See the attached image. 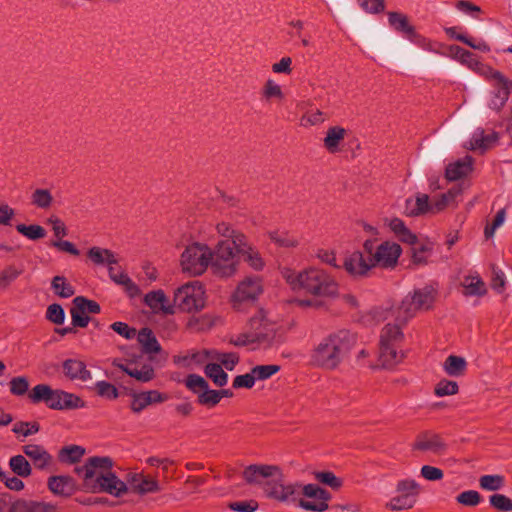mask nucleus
<instances>
[{
  "instance_id": "f257e3e1",
  "label": "nucleus",
  "mask_w": 512,
  "mask_h": 512,
  "mask_svg": "<svg viewBox=\"0 0 512 512\" xmlns=\"http://www.w3.org/2000/svg\"><path fill=\"white\" fill-rule=\"evenodd\" d=\"M243 478L248 484L261 487L270 499L312 512H323L329 507L331 496L326 490L316 484L289 482L278 466L250 465L244 469Z\"/></svg>"
},
{
  "instance_id": "f03ea898",
  "label": "nucleus",
  "mask_w": 512,
  "mask_h": 512,
  "mask_svg": "<svg viewBox=\"0 0 512 512\" xmlns=\"http://www.w3.org/2000/svg\"><path fill=\"white\" fill-rule=\"evenodd\" d=\"M435 297L436 289L426 285L407 294L397 307L387 313L384 319H393L395 323L388 322L381 332L379 361L382 367H393L402 360L403 353L398 349L403 338L402 326L418 312L430 309Z\"/></svg>"
},
{
  "instance_id": "7ed1b4c3",
  "label": "nucleus",
  "mask_w": 512,
  "mask_h": 512,
  "mask_svg": "<svg viewBox=\"0 0 512 512\" xmlns=\"http://www.w3.org/2000/svg\"><path fill=\"white\" fill-rule=\"evenodd\" d=\"M233 252L219 237L212 248L206 242L191 241L182 251L179 259L181 271L189 276H201L210 267L212 273L221 278L231 277Z\"/></svg>"
},
{
  "instance_id": "20e7f679",
  "label": "nucleus",
  "mask_w": 512,
  "mask_h": 512,
  "mask_svg": "<svg viewBox=\"0 0 512 512\" xmlns=\"http://www.w3.org/2000/svg\"><path fill=\"white\" fill-rule=\"evenodd\" d=\"M281 342L279 316L272 310L260 308L249 319L247 330L233 335L231 343L252 349L271 348Z\"/></svg>"
},
{
  "instance_id": "39448f33",
  "label": "nucleus",
  "mask_w": 512,
  "mask_h": 512,
  "mask_svg": "<svg viewBox=\"0 0 512 512\" xmlns=\"http://www.w3.org/2000/svg\"><path fill=\"white\" fill-rule=\"evenodd\" d=\"M113 461L110 457H91L87 462L76 468L83 478L84 485L92 492H106L120 497L128 492L126 480L123 481L111 471Z\"/></svg>"
},
{
  "instance_id": "423d86ee",
  "label": "nucleus",
  "mask_w": 512,
  "mask_h": 512,
  "mask_svg": "<svg viewBox=\"0 0 512 512\" xmlns=\"http://www.w3.org/2000/svg\"><path fill=\"white\" fill-rule=\"evenodd\" d=\"M283 277L292 289L304 290L320 298H335L339 294L338 281L318 267H309L302 271L286 269L283 271Z\"/></svg>"
},
{
  "instance_id": "0eeeda50",
  "label": "nucleus",
  "mask_w": 512,
  "mask_h": 512,
  "mask_svg": "<svg viewBox=\"0 0 512 512\" xmlns=\"http://www.w3.org/2000/svg\"><path fill=\"white\" fill-rule=\"evenodd\" d=\"M356 344V336L348 330H339L324 337L313 349L314 365L334 370L346 359Z\"/></svg>"
},
{
  "instance_id": "6e6552de",
  "label": "nucleus",
  "mask_w": 512,
  "mask_h": 512,
  "mask_svg": "<svg viewBox=\"0 0 512 512\" xmlns=\"http://www.w3.org/2000/svg\"><path fill=\"white\" fill-rule=\"evenodd\" d=\"M218 237H224V241L233 252V271L231 277L236 274L239 266V255L244 257V260L249 266L255 270H260L264 266V261L259 252L251 247L246 240L245 235L239 230L235 229L232 225L225 221H219L214 227Z\"/></svg>"
},
{
  "instance_id": "1a4fd4ad",
  "label": "nucleus",
  "mask_w": 512,
  "mask_h": 512,
  "mask_svg": "<svg viewBox=\"0 0 512 512\" xmlns=\"http://www.w3.org/2000/svg\"><path fill=\"white\" fill-rule=\"evenodd\" d=\"M365 252L370 256L373 267L384 269H393L402 255V247L395 241H382L376 248L371 239H367L363 243Z\"/></svg>"
},
{
  "instance_id": "9d476101",
  "label": "nucleus",
  "mask_w": 512,
  "mask_h": 512,
  "mask_svg": "<svg viewBox=\"0 0 512 512\" xmlns=\"http://www.w3.org/2000/svg\"><path fill=\"white\" fill-rule=\"evenodd\" d=\"M420 486L412 479H402L397 482L395 494L389 499L386 507L391 511L411 509L417 502Z\"/></svg>"
},
{
  "instance_id": "9b49d317",
  "label": "nucleus",
  "mask_w": 512,
  "mask_h": 512,
  "mask_svg": "<svg viewBox=\"0 0 512 512\" xmlns=\"http://www.w3.org/2000/svg\"><path fill=\"white\" fill-rule=\"evenodd\" d=\"M204 289L198 281L186 283L174 293V304L182 311H198L204 307Z\"/></svg>"
},
{
  "instance_id": "f8f14e48",
  "label": "nucleus",
  "mask_w": 512,
  "mask_h": 512,
  "mask_svg": "<svg viewBox=\"0 0 512 512\" xmlns=\"http://www.w3.org/2000/svg\"><path fill=\"white\" fill-rule=\"evenodd\" d=\"M263 292V284L259 277L248 276L239 282L231 302L234 309L241 311L245 303H251L258 299Z\"/></svg>"
},
{
  "instance_id": "ddd939ff",
  "label": "nucleus",
  "mask_w": 512,
  "mask_h": 512,
  "mask_svg": "<svg viewBox=\"0 0 512 512\" xmlns=\"http://www.w3.org/2000/svg\"><path fill=\"white\" fill-rule=\"evenodd\" d=\"M125 479L128 491L134 494L144 496L161 491L158 480L141 471H130L126 474Z\"/></svg>"
},
{
  "instance_id": "4468645a",
  "label": "nucleus",
  "mask_w": 512,
  "mask_h": 512,
  "mask_svg": "<svg viewBox=\"0 0 512 512\" xmlns=\"http://www.w3.org/2000/svg\"><path fill=\"white\" fill-rule=\"evenodd\" d=\"M139 358L135 357L125 361L118 360L114 362V366L139 382H149L155 376L154 368L150 363H141L138 360Z\"/></svg>"
},
{
  "instance_id": "2eb2a0df",
  "label": "nucleus",
  "mask_w": 512,
  "mask_h": 512,
  "mask_svg": "<svg viewBox=\"0 0 512 512\" xmlns=\"http://www.w3.org/2000/svg\"><path fill=\"white\" fill-rule=\"evenodd\" d=\"M342 267L352 277H364L373 268L371 258L366 259L361 251L348 252L343 260Z\"/></svg>"
},
{
  "instance_id": "dca6fc26",
  "label": "nucleus",
  "mask_w": 512,
  "mask_h": 512,
  "mask_svg": "<svg viewBox=\"0 0 512 512\" xmlns=\"http://www.w3.org/2000/svg\"><path fill=\"white\" fill-rule=\"evenodd\" d=\"M384 225L394 235V237L409 246L418 243V236L406 225V223L398 217H390L384 219Z\"/></svg>"
},
{
  "instance_id": "f3484780",
  "label": "nucleus",
  "mask_w": 512,
  "mask_h": 512,
  "mask_svg": "<svg viewBox=\"0 0 512 512\" xmlns=\"http://www.w3.org/2000/svg\"><path fill=\"white\" fill-rule=\"evenodd\" d=\"M214 350L202 349L191 350L184 355L175 357V363L179 366L195 369L200 366H205L213 361Z\"/></svg>"
},
{
  "instance_id": "a211bd4d",
  "label": "nucleus",
  "mask_w": 512,
  "mask_h": 512,
  "mask_svg": "<svg viewBox=\"0 0 512 512\" xmlns=\"http://www.w3.org/2000/svg\"><path fill=\"white\" fill-rule=\"evenodd\" d=\"M403 213L410 217L433 213L429 196L424 193H416L407 197L404 201Z\"/></svg>"
},
{
  "instance_id": "6ab92c4d",
  "label": "nucleus",
  "mask_w": 512,
  "mask_h": 512,
  "mask_svg": "<svg viewBox=\"0 0 512 512\" xmlns=\"http://www.w3.org/2000/svg\"><path fill=\"white\" fill-rule=\"evenodd\" d=\"M85 406L84 401L73 393L63 390H53L49 408L63 410V409H76Z\"/></svg>"
},
{
  "instance_id": "aec40b11",
  "label": "nucleus",
  "mask_w": 512,
  "mask_h": 512,
  "mask_svg": "<svg viewBox=\"0 0 512 512\" xmlns=\"http://www.w3.org/2000/svg\"><path fill=\"white\" fill-rule=\"evenodd\" d=\"M167 400V396L157 390H149L132 394L131 410L140 413L149 405L162 403Z\"/></svg>"
},
{
  "instance_id": "412c9836",
  "label": "nucleus",
  "mask_w": 512,
  "mask_h": 512,
  "mask_svg": "<svg viewBox=\"0 0 512 512\" xmlns=\"http://www.w3.org/2000/svg\"><path fill=\"white\" fill-rule=\"evenodd\" d=\"M144 302L154 313H174V305L170 303L163 290L159 289L147 293Z\"/></svg>"
},
{
  "instance_id": "4be33fe9",
  "label": "nucleus",
  "mask_w": 512,
  "mask_h": 512,
  "mask_svg": "<svg viewBox=\"0 0 512 512\" xmlns=\"http://www.w3.org/2000/svg\"><path fill=\"white\" fill-rule=\"evenodd\" d=\"M473 159L470 156L450 162L445 169V177L448 181H456L466 177L472 172Z\"/></svg>"
},
{
  "instance_id": "5701e85b",
  "label": "nucleus",
  "mask_w": 512,
  "mask_h": 512,
  "mask_svg": "<svg viewBox=\"0 0 512 512\" xmlns=\"http://www.w3.org/2000/svg\"><path fill=\"white\" fill-rule=\"evenodd\" d=\"M63 372L72 381L87 382L92 379L86 364L78 359H67L63 362Z\"/></svg>"
},
{
  "instance_id": "b1692460",
  "label": "nucleus",
  "mask_w": 512,
  "mask_h": 512,
  "mask_svg": "<svg viewBox=\"0 0 512 512\" xmlns=\"http://www.w3.org/2000/svg\"><path fill=\"white\" fill-rule=\"evenodd\" d=\"M55 509V505L50 502L17 499L11 503L9 512H54Z\"/></svg>"
},
{
  "instance_id": "393cba45",
  "label": "nucleus",
  "mask_w": 512,
  "mask_h": 512,
  "mask_svg": "<svg viewBox=\"0 0 512 512\" xmlns=\"http://www.w3.org/2000/svg\"><path fill=\"white\" fill-rule=\"evenodd\" d=\"M23 452L37 469L43 470L51 464V455L41 445L27 444L23 446Z\"/></svg>"
},
{
  "instance_id": "a878e982",
  "label": "nucleus",
  "mask_w": 512,
  "mask_h": 512,
  "mask_svg": "<svg viewBox=\"0 0 512 512\" xmlns=\"http://www.w3.org/2000/svg\"><path fill=\"white\" fill-rule=\"evenodd\" d=\"M346 135L347 130L341 126L329 127L323 139L325 149L332 154L341 151Z\"/></svg>"
},
{
  "instance_id": "bb28decb",
  "label": "nucleus",
  "mask_w": 512,
  "mask_h": 512,
  "mask_svg": "<svg viewBox=\"0 0 512 512\" xmlns=\"http://www.w3.org/2000/svg\"><path fill=\"white\" fill-rule=\"evenodd\" d=\"M48 488L55 495L70 496L75 492L76 484L69 476H53L48 480Z\"/></svg>"
},
{
  "instance_id": "cd10ccee",
  "label": "nucleus",
  "mask_w": 512,
  "mask_h": 512,
  "mask_svg": "<svg viewBox=\"0 0 512 512\" xmlns=\"http://www.w3.org/2000/svg\"><path fill=\"white\" fill-rule=\"evenodd\" d=\"M464 190L463 184L452 187L448 192L443 193L431 202L433 213H438L447 207L457 204V198Z\"/></svg>"
},
{
  "instance_id": "c85d7f7f",
  "label": "nucleus",
  "mask_w": 512,
  "mask_h": 512,
  "mask_svg": "<svg viewBox=\"0 0 512 512\" xmlns=\"http://www.w3.org/2000/svg\"><path fill=\"white\" fill-rule=\"evenodd\" d=\"M497 141L495 134H485L482 129H476L471 138L465 143V147L470 150H479L481 152L490 148Z\"/></svg>"
},
{
  "instance_id": "c756f323",
  "label": "nucleus",
  "mask_w": 512,
  "mask_h": 512,
  "mask_svg": "<svg viewBox=\"0 0 512 512\" xmlns=\"http://www.w3.org/2000/svg\"><path fill=\"white\" fill-rule=\"evenodd\" d=\"M462 287L465 296H483L487 291L485 283L477 273L465 276Z\"/></svg>"
},
{
  "instance_id": "7c9ffc66",
  "label": "nucleus",
  "mask_w": 512,
  "mask_h": 512,
  "mask_svg": "<svg viewBox=\"0 0 512 512\" xmlns=\"http://www.w3.org/2000/svg\"><path fill=\"white\" fill-rule=\"evenodd\" d=\"M389 25L407 39L411 33L416 29L408 20V17L402 13L390 12L388 14Z\"/></svg>"
},
{
  "instance_id": "2f4dec72",
  "label": "nucleus",
  "mask_w": 512,
  "mask_h": 512,
  "mask_svg": "<svg viewBox=\"0 0 512 512\" xmlns=\"http://www.w3.org/2000/svg\"><path fill=\"white\" fill-rule=\"evenodd\" d=\"M442 369L450 377H461L467 369V361L464 357L449 355L442 363Z\"/></svg>"
},
{
  "instance_id": "473e14b6",
  "label": "nucleus",
  "mask_w": 512,
  "mask_h": 512,
  "mask_svg": "<svg viewBox=\"0 0 512 512\" xmlns=\"http://www.w3.org/2000/svg\"><path fill=\"white\" fill-rule=\"evenodd\" d=\"M406 40L425 52L441 54L440 48L442 45L439 42L420 34L416 29Z\"/></svg>"
},
{
  "instance_id": "72a5a7b5",
  "label": "nucleus",
  "mask_w": 512,
  "mask_h": 512,
  "mask_svg": "<svg viewBox=\"0 0 512 512\" xmlns=\"http://www.w3.org/2000/svg\"><path fill=\"white\" fill-rule=\"evenodd\" d=\"M89 259L95 264L100 266H108L118 263L117 256L109 249L100 247H92L88 251Z\"/></svg>"
},
{
  "instance_id": "f704fd0d",
  "label": "nucleus",
  "mask_w": 512,
  "mask_h": 512,
  "mask_svg": "<svg viewBox=\"0 0 512 512\" xmlns=\"http://www.w3.org/2000/svg\"><path fill=\"white\" fill-rule=\"evenodd\" d=\"M31 204L41 210H48L54 203L52 191L48 188H36L30 196Z\"/></svg>"
},
{
  "instance_id": "c9c22d12",
  "label": "nucleus",
  "mask_w": 512,
  "mask_h": 512,
  "mask_svg": "<svg viewBox=\"0 0 512 512\" xmlns=\"http://www.w3.org/2000/svg\"><path fill=\"white\" fill-rule=\"evenodd\" d=\"M136 336L145 353H157L160 351V344L151 330L143 328Z\"/></svg>"
},
{
  "instance_id": "e433bc0d",
  "label": "nucleus",
  "mask_w": 512,
  "mask_h": 512,
  "mask_svg": "<svg viewBox=\"0 0 512 512\" xmlns=\"http://www.w3.org/2000/svg\"><path fill=\"white\" fill-rule=\"evenodd\" d=\"M444 443L437 435H425L419 438L414 447L421 451L437 453L444 448Z\"/></svg>"
},
{
  "instance_id": "4c0bfd02",
  "label": "nucleus",
  "mask_w": 512,
  "mask_h": 512,
  "mask_svg": "<svg viewBox=\"0 0 512 512\" xmlns=\"http://www.w3.org/2000/svg\"><path fill=\"white\" fill-rule=\"evenodd\" d=\"M206 376L219 387H223L228 382V375L223 370L222 366L214 361L208 363L205 367Z\"/></svg>"
},
{
  "instance_id": "58836bf2",
  "label": "nucleus",
  "mask_w": 512,
  "mask_h": 512,
  "mask_svg": "<svg viewBox=\"0 0 512 512\" xmlns=\"http://www.w3.org/2000/svg\"><path fill=\"white\" fill-rule=\"evenodd\" d=\"M412 247V257L415 263H425L428 257L431 255L433 250V242L430 240H420L418 238V243Z\"/></svg>"
},
{
  "instance_id": "ea45409f",
  "label": "nucleus",
  "mask_w": 512,
  "mask_h": 512,
  "mask_svg": "<svg viewBox=\"0 0 512 512\" xmlns=\"http://www.w3.org/2000/svg\"><path fill=\"white\" fill-rule=\"evenodd\" d=\"M9 467L19 477H28L32 473L30 463L23 455H15L9 460Z\"/></svg>"
},
{
  "instance_id": "a19ab883",
  "label": "nucleus",
  "mask_w": 512,
  "mask_h": 512,
  "mask_svg": "<svg viewBox=\"0 0 512 512\" xmlns=\"http://www.w3.org/2000/svg\"><path fill=\"white\" fill-rule=\"evenodd\" d=\"M53 292L61 298H69L74 295V287L63 276H55L51 282Z\"/></svg>"
},
{
  "instance_id": "79ce46f5",
  "label": "nucleus",
  "mask_w": 512,
  "mask_h": 512,
  "mask_svg": "<svg viewBox=\"0 0 512 512\" xmlns=\"http://www.w3.org/2000/svg\"><path fill=\"white\" fill-rule=\"evenodd\" d=\"M53 389L46 384L36 385L28 394L32 403H45L49 406Z\"/></svg>"
},
{
  "instance_id": "37998d69",
  "label": "nucleus",
  "mask_w": 512,
  "mask_h": 512,
  "mask_svg": "<svg viewBox=\"0 0 512 512\" xmlns=\"http://www.w3.org/2000/svg\"><path fill=\"white\" fill-rule=\"evenodd\" d=\"M512 85L511 82H507V85L501 84L493 93L489 100V107L493 110H499L504 106L509 96V87Z\"/></svg>"
},
{
  "instance_id": "c03bdc74",
  "label": "nucleus",
  "mask_w": 512,
  "mask_h": 512,
  "mask_svg": "<svg viewBox=\"0 0 512 512\" xmlns=\"http://www.w3.org/2000/svg\"><path fill=\"white\" fill-rule=\"evenodd\" d=\"M479 485L486 491H498L504 487L505 480L499 474H488L479 478Z\"/></svg>"
},
{
  "instance_id": "a18cd8bd",
  "label": "nucleus",
  "mask_w": 512,
  "mask_h": 512,
  "mask_svg": "<svg viewBox=\"0 0 512 512\" xmlns=\"http://www.w3.org/2000/svg\"><path fill=\"white\" fill-rule=\"evenodd\" d=\"M16 230L18 231V233H20L27 239L33 240V241L44 238L46 236L45 229L38 224H32V225L18 224L16 226Z\"/></svg>"
},
{
  "instance_id": "49530a36",
  "label": "nucleus",
  "mask_w": 512,
  "mask_h": 512,
  "mask_svg": "<svg viewBox=\"0 0 512 512\" xmlns=\"http://www.w3.org/2000/svg\"><path fill=\"white\" fill-rule=\"evenodd\" d=\"M268 236L272 242L281 247H295L298 244L297 239L290 236L289 233L284 230L269 231Z\"/></svg>"
},
{
  "instance_id": "de8ad7c7",
  "label": "nucleus",
  "mask_w": 512,
  "mask_h": 512,
  "mask_svg": "<svg viewBox=\"0 0 512 512\" xmlns=\"http://www.w3.org/2000/svg\"><path fill=\"white\" fill-rule=\"evenodd\" d=\"M73 308L85 314H97L101 308L95 301L89 300L83 296H78L73 300Z\"/></svg>"
},
{
  "instance_id": "09e8293b",
  "label": "nucleus",
  "mask_w": 512,
  "mask_h": 512,
  "mask_svg": "<svg viewBox=\"0 0 512 512\" xmlns=\"http://www.w3.org/2000/svg\"><path fill=\"white\" fill-rule=\"evenodd\" d=\"M213 361L220 364L222 368L232 371L239 362V357L234 352L222 353L214 350Z\"/></svg>"
},
{
  "instance_id": "8fccbe9b",
  "label": "nucleus",
  "mask_w": 512,
  "mask_h": 512,
  "mask_svg": "<svg viewBox=\"0 0 512 512\" xmlns=\"http://www.w3.org/2000/svg\"><path fill=\"white\" fill-rule=\"evenodd\" d=\"M253 376L257 381H264L271 378L280 371V366L276 364L257 365L251 369Z\"/></svg>"
},
{
  "instance_id": "3c124183",
  "label": "nucleus",
  "mask_w": 512,
  "mask_h": 512,
  "mask_svg": "<svg viewBox=\"0 0 512 512\" xmlns=\"http://www.w3.org/2000/svg\"><path fill=\"white\" fill-rule=\"evenodd\" d=\"M84 453L85 450L81 446L71 445L61 449L59 457L62 462L74 463L79 461Z\"/></svg>"
},
{
  "instance_id": "603ef678",
  "label": "nucleus",
  "mask_w": 512,
  "mask_h": 512,
  "mask_svg": "<svg viewBox=\"0 0 512 512\" xmlns=\"http://www.w3.org/2000/svg\"><path fill=\"white\" fill-rule=\"evenodd\" d=\"M94 388L98 396L107 400H114L119 396L118 389L107 381H97Z\"/></svg>"
},
{
  "instance_id": "864d4df0",
  "label": "nucleus",
  "mask_w": 512,
  "mask_h": 512,
  "mask_svg": "<svg viewBox=\"0 0 512 512\" xmlns=\"http://www.w3.org/2000/svg\"><path fill=\"white\" fill-rule=\"evenodd\" d=\"M477 74L496 81L499 85L504 84L507 85V82H509L499 71L494 70L492 67L480 62L476 72Z\"/></svg>"
},
{
  "instance_id": "5fc2aeb1",
  "label": "nucleus",
  "mask_w": 512,
  "mask_h": 512,
  "mask_svg": "<svg viewBox=\"0 0 512 512\" xmlns=\"http://www.w3.org/2000/svg\"><path fill=\"white\" fill-rule=\"evenodd\" d=\"M458 390L459 386L457 382L448 379L440 380L435 386V394L438 397L455 395Z\"/></svg>"
},
{
  "instance_id": "6e6d98bb",
  "label": "nucleus",
  "mask_w": 512,
  "mask_h": 512,
  "mask_svg": "<svg viewBox=\"0 0 512 512\" xmlns=\"http://www.w3.org/2000/svg\"><path fill=\"white\" fill-rule=\"evenodd\" d=\"M456 501L468 507H475L481 502V495L476 490H467L457 495Z\"/></svg>"
},
{
  "instance_id": "4d7b16f0",
  "label": "nucleus",
  "mask_w": 512,
  "mask_h": 512,
  "mask_svg": "<svg viewBox=\"0 0 512 512\" xmlns=\"http://www.w3.org/2000/svg\"><path fill=\"white\" fill-rule=\"evenodd\" d=\"M490 505L503 512L512 511V499L504 494H493L489 497Z\"/></svg>"
},
{
  "instance_id": "13d9d810",
  "label": "nucleus",
  "mask_w": 512,
  "mask_h": 512,
  "mask_svg": "<svg viewBox=\"0 0 512 512\" xmlns=\"http://www.w3.org/2000/svg\"><path fill=\"white\" fill-rule=\"evenodd\" d=\"M315 479L333 489L342 486V480L330 471H319L314 473Z\"/></svg>"
},
{
  "instance_id": "bf43d9fd",
  "label": "nucleus",
  "mask_w": 512,
  "mask_h": 512,
  "mask_svg": "<svg viewBox=\"0 0 512 512\" xmlns=\"http://www.w3.org/2000/svg\"><path fill=\"white\" fill-rule=\"evenodd\" d=\"M222 399L220 392L209 389L207 386L201 393L198 394V401L200 404L215 406Z\"/></svg>"
},
{
  "instance_id": "052dcab7",
  "label": "nucleus",
  "mask_w": 512,
  "mask_h": 512,
  "mask_svg": "<svg viewBox=\"0 0 512 512\" xmlns=\"http://www.w3.org/2000/svg\"><path fill=\"white\" fill-rule=\"evenodd\" d=\"M262 94L266 99H283L284 97L281 86L272 79L266 81Z\"/></svg>"
},
{
  "instance_id": "680f3d73",
  "label": "nucleus",
  "mask_w": 512,
  "mask_h": 512,
  "mask_svg": "<svg viewBox=\"0 0 512 512\" xmlns=\"http://www.w3.org/2000/svg\"><path fill=\"white\" fill-rule=\"evenodd\" d=\"M185 384L195 394L201 393L207 386L206 380L199 375L191 374L186 378Z\"/></svg>"
},
{
  "instance_id": "e2e57ef3",
  "label": "nucleus",
  "mask_w": 512,
  "mask_h": 512,
  "mask_svg": "<svg viewBox=\"0 0 512 512\" xmlns=\"http://www.w3.org/2000/svg\"><path fill=\"white\" fill-rule=\"evenodd\" d=\"M29 389V381L24 376L14 377L10 381V392L16 396H22Z\"/></svg>"
},
{
  "instance_id": "0e129e2a",
  "label": "nucleus",
  "mask_w": 512,
  "mask_h": 512,
  "mask_svg": "<svg viewBox=\"0 0 512 512\" xmlns=\"http://www.w3.org/2000/svg\"><path fill=\"white\" fill-rule=\"evenodd\" d=\"M46 317L54 324H63L65 320L64 309L59 304H51L47 308Z\"/></svg>"
},
{
  "instance_id": "69168bd1",
  "label": "nucleus",
  "mask_w": 512,
  "mask_h": 512,
  "mask_svg": "<svg viewBox=\"0 0 512 512\" xmlns=\"http://www.w3.org/2000/svg\"><path fill=\"white\" fill-rule=\"evenodd\" d=\"M12 431L17 435L27 437L37 433L39 431V426L35 423L18 422L14 424Z\"/></svg>"
},
{
  "instance_id": "338daca9",
  "label": "nucleus",
  "mask_w": 512,
  "mask_h": 512,
  "mask_svg": "<svg viewBox=\"0 0 512 512\" xmlns=\"http://www.w3.org/2000/svg\"><path fill=\"white\" fill-rule=\"evenodd\" d=\"M324 121L323 114L320 110L305 113L300 119V125L310 127L318 125Z\"/></svg>"
},
{
  "instance_id": "774afa93",
  "label": "nucleus",
  "mask_w": 512,
  "mask_h": 512,
  "mask_svg": "<svg viewBox=\"0 0 512 512\" xmlns=\"http://www.w3.org/2000/svg\"><path fill=\"white\" fill-rule=\"evenodd\" d=\"M21 271L13 266H9L0 273V288L7 287L11 282L18 278Z\"/></svg>"
}]
</instances>
